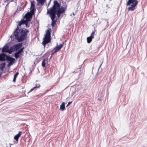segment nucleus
<instances>
[{"label":"nucleus","mask_w":147,"mask_h":147,"mask_svg":"<svg viewBox=\"0 0 147 147\" xmlns=\"http://www.w3.org/2000/svg\"><path fill=\"white\" fill-rule=\"evenodd\" d=\"M1 76V75H0V76Z\"/></svg>","instance_id":"nucleus-31"},{"label":"nucleus","mask_w":147,"mask_h":147,"mask_svg":"<svg viewBox=\"0 0 147 147\" xmlns=\"http://www.w3.org/2000/svg\"><path fill=\"white\" fill-rule=\"evenodd\" d=\"M58 51L56 50V49L55 48L53 50V54H54V53H55L56 52Z\"/></svg>","instance_id":"nucleus-19"},{"label":"nucleus","mask_w":147,"mask_h":147,"mask_svg":"<svg viewBox=\"0 0 147 147\" xmlns=\"http://www.w3.org/2000/svg\"><path fill=\"white\" fill-rule=\"evenodd\" d=\"M19 56V54L17 52L15 53L14 57L16 59L18 58Z\"/></svg>","instance_id":"nucleus-17"},{"label":"nucleus","mask_w":147,"mask_h":147,"mask_svg":"<svg viewBox=\"0 0 147 147\" xmlns=\"http://www.w3.org/2000/svg\"><path fill=\"white\" fill-rule=\"evenodd\" d=\"M5 63H2L1 64L0 67V69L3 70V69L5 67Z\"/></svg>","instance_id":"nucleus-15"},{"label":"nucleus","mask_w":147,"mask_h":147,"mask_svg":"<svg viewBox=\"0 0 147 147\" xmlns=\"http://www.w3.org/2000/svg\"><path fill=\"white\" fill-rule=\"evenodd\" d=\"M24 48H22L21 49H20V50H19L17 52L19 54H21L22 52L23 51V49Z\"/></svg>","instance_id":"nucleus-16"},{"label":"nucleus","mask_w":147,"mask_h":147,"mask_svg":"<svg viewBox=\"0 0 147 147\" xmlns=\"http://www.w3.org/2000/svg\"><path fill=\"white\" fill-rule=\"evenodd\" d=\"M6 59L9 63L8 66L12 65L15 61V59L14 58L9 56H7L6 57Z\"/></svg>","instance_id":"nucleus-8"},{"label":"nucleus","mask_w":147,"mask_h":147,"mask_svg":"<svg viewBox=\"0 0 147 147\" xmlns=\"http://www.w3.org/2000/svg\"><path fill=\"white\" fill-rule=\"evenodd\" d=\"M48 13L49 14L50 17L52 20V22L51 25L52 27L54 26L55 25V24L56 22V20H55L56 14L51 13Z\"/></svg>","instance_id":"nucleus-6"},{"label":"nucleus","mask_w":147,"mask_h":147,"mask_svg":"<svg viewBox=\"0 0 147 147\" xmlns=\"http://www.w3.org/2000/svg\"><path fill=\"white\" fill-rule=\"evenodd\" d=\"M32 17V16L26 13L24 16V18L26 19L25 20L22 19L19 22L14 33L15 38L19 41H22L24 40L27 34L26 32L23 29H20L21 26L22 25L25 24L27 27H29L30 24H28V22L30 20Z\"/></svg>","instance_id":"nucleus-1"},{"label":"nucleus","mask_w":147,"mask_h":147,"mask_svg":"<svg viewBox=\"0 0 147 147\" xmlns=\"http://www.w3.org/2000/svg\"><path fill=\"white\" fill-rule=\"evenodd\" d=\"M94 34L95 31H93L92 32L90 36L87 38V40L88 43H90L92 39L94 38Z\"/></svg>","instance_id":"nucleus-9"},{"label":"nucleus","mask_w":147,"mask_h":147,"mask_svg":"<svg viewBox=\"0 0 147 147\" xmlns=\"http://www.w3.org/2000/svg\"><path fill=\"white\" fill-rule=\"evenodd\" d=\"M40 85L39 84H36L35 86L34 87H35V88H39L40 87Z\"/></svg>","instance_id":"nucleus-20"},{"label":"nucleus","mask_w":147,"mask_h":147,"mask_svg":"<svg viewBox=\"0 0 147 147\" xmlns=\"http://www.w3.org/2000/svg\"><path fill=\"white\" fill-rule=\"evenodd\" d=\"M22 132L21 131H20L18 134H17L15 136L14 139L16 141H18L19 138Z\"/></svg>","instance_id":"nucleus-11"},{"label":"nucleus","mask_w":147,"mask_h":147,"mask_svg":"<svg viewBox=\"0 0 147 147\" xmlns=\"http://www.w3.org/2000/svg\"><path fill=\"white\" fill-rule=\"evenodd\" d=\"M38 4H42L44 3L45 0H36Z\"/></svg>","instance_id":"nucleus-14"},{"label":"nucleus","mask_w":147,"mask_h":147,"mask_svg":"<svg viewBox=\"0 0 147 147\" xmlns=\"http://www.w3.org/2000/svg\"><path fill=\"white\" fill-rule=\"evenodd\" d=\"M16 78L14 77V78L13 80V82H15Z\"/></svg>","instance_id":"nucleus-24"},{"label":"nucleus","mask_w":147,"mask_h":147,"mask_svg":"<svg viewBox=\"0 0 147 147\" xmlns=\"http://www.w3.org/2000/svg\"><path fill=\"white\" fill-rule=\"evenodd\" d=\"M53 3L51 8L47 9V13L56 14L58 17L59 18L61 14L65 12L66 7L60 8V5L57 1H54Z\"/></svg>","instance_id":"nucleus-2"},{"label":"nucleus","mask_w":147,"mask_h":147,"mask_svg":"<svg viewBox=\"0 0 147 147\" xmlns=\"http://www.w3.org/2000/svg\"><path fill=\"white\" fill-rule=\"evenodd\" d=\"M50 34L49 30H47L46 32L45 37L44 38V41L42 42V44L45 46L46 44L50 42Z\"/></svg>","instance_id":"nucleus-4"},{"label":"nucleus","mask_w":147,"mask_h":147,"mask_svg":"<svg viewBox=\"0 0 147 147\" xmlns=\"http://www.w3.org/2000/svg\"><path fill=\"white\" fill-rule=\"evenodd\" d=\"M7 56L4 53H2L0 54V61H5L6 59V57Z\"/></svg>","instance_id":"nucleus-10"},{"label":"nucleus","mask_w":147,"mask_h":147,"mask_svg":"<svg viewBox=\"0 0 147 147\" xmlns=\"http://www.w3.org/2000/svg\"><path fill=\"white\" fill-rule=\"evenodd\" d=\"M11 50V48L9 49L7 45H5L3 47L2 49V52H5L11 54L12 53V51Z\"/></svg>","instance_id":"nucleus-7"},{"label":"nucleus","mask_w":147,"mask_h":147,"mask_svg":"<svg viewBox=\"0 0 147 147\" xmlns=\"http://www.w3.org/2000/svg\"><path fill=\"white\" fill-rule=\"evenodd\" d=\"M11 144H10V147H11Z\"/></svg>","instance_id":"nucleus-30"},{"label":"nucleus","mask_w":147,"mask_h":147,"mask_svg":"<svg viewBox=\"0 0 147 147\" xmlns=\"http://www.w3.org/2000/svg\"><path fill=\"white\" fill-rule=\"evenodd\" d=\"M73 15L74 16V12L73 13Z\"/></svg>","instance_id":"nucleus-29"},{"label":"nucleus","mask_w":147,"mask_h":147,"mask_svg":"<svg viewBox=\"0 0 147 147\" xmlns=\"http://www.w3.org/2000/svg\"><path fill=\"white\" fill-rule=\"evenodd\" d=\"M22 46V44L20 43L14 45L11 47V51L12 53L14 51H17L19 49H20Z\"/></svg>","instance_id":"nucleus-5"},{"label":"nucleus","mask_w":147,"mask_h":147,"mask_svg":"<svg viewBox=\"0 0 147 147\" xmlns=\"http://www.w3.org/2000/svg\"><path fill=\"white\" fill-rule=\"evenodd\" d=\"M34 5L32 4V2H31V6L32 7L33 6H34Z\"/></svg>","instance_id":"nucleus-25"},{"label":"nucleus","mask_w":147,"mask_h":147,"mask_svg":"<svg viewBox=\"0 0 147 147\" xmlns=\"http://www.w3.org/2000/svg\"><path fill=\"white\" fill-rule=\"evenodd\" d=\"M54 54H53V53H52V54L51 57H50V58H51L52 56V55H53Z\"/></svg>","instance_id":"nucleus-27"},{"label":"nucleus","mask_w":147,"mask_h":147,"mask_svg":"<svg viewBox=\"0 0 147 147\" xmlns=\"http://www.w3.org/2000/svg\"><path fill=\"white\" fill-rule=\"evenodd\" d=\"M72 102V101L71 102H69L68 103V104L66 106V107H67L69 105L71 104Z\"/></svg>","instance_id":"nucleus-22"},{"label":"nucleus","mask_w":147,"mask_h":147,"mask_svg":"<svg viewBox=\"0 0 147 147\" xmlns=\"http://www.w3.org/2000/svg\"><path fill=\"white\" fill-rule=\"evenodd\" d=\"M35 88V87H34L33 88H32L30 90V91L29 92H31L32 91H33Z\"/></svg>","instance_id":"nucleus-23"},{"label":"nucleus","mask_w":147,"mask_h":147,"mask_svg":"<svg viewBox=\"0 0 147 147\" xmlns=\"http://www.w3.org/2000/svg\"><path fill=\"white\" fill-rule=\"evenodd\" d=\"M65 109V103L63 102L60 106V110L62 111H63Z\"/></svg>","instance_id":"nucleus-12"},{"label":"nucleus","mask_w":147,"mask_h":147,"mask_svg":"<svg viewBox=\"0 0 147 147\" xmlns=\"http://www.w3.org/2000/svg\"><path fill=\"white\" fill-rule=\"evenodd\" d=\"M63 43L55 47V48L56 49V50H57L58 51H59L62 47H63Z\"/></svg>","instance_id":"nucleus-13"},{"label":"nucleus","mask_w":147,"mask_h":147,"mask_svg":"<svg viewBox=\"0 0 147 147\" xmlns=\"http://www.w3.org/2000/svg\"><path fill=\"white\" fill-rule=\"evenodd\" d=\"M19 74V73L18 72H17L15 75L14 76V77L16 78L18 76V75Z\"/></svg>","instance_id":"nucleus-21"},{"label":"nucleus","mask_w":147,"mask_h":147,"mask_svg":"<svg viewBox=\"0 0 147 147\" xmlns=\"http://www.w3.org/2000/svg\"><path fill=\"white\" fill-rule=\"evenodd\" d=\"M46 61V60L45 59H44L42 61V65L43 67H45L46 63H45V61Z\"/></svg>","instance_id":"nucleus-18"},{"label":"nucleus","mask_w":147,"mask_h":147,"mask_svg":"<svg viewBox=\"0 0 147 147\" xmlns=\"http://www.w3.org/2000/svg\"><path fill=\"white\" fill-rule=\"evenodd\" d=\"M138 0H128L127 2L126 5L127 6H131L128 8V11H133L136 9V6L138 5Z\"/></svg>","instance_id":"nucleus-3"},{"label":"nucleus","mask_w":147,"mask_h":147,"mask_svg":"<svg viewBox=\"0 0 147 147\" xmlns=\"http://www.w3.org/2000/svg\"><path fill=\"white\" fill-rule=\"evenodd\" d=\"M98 100H99V101H100V100H100V99H99V98H98Z\"/></svg>","instance_id":"nucleus-28"},{"label":"nucleus","mask_w":147,"mask_h":147,"mask_svg":"<svg viewBox=\"0 0 147 147\" xmlns=\"http://www.w3.org/2000/svg\"><path fill=\"white\" fill-rule=\"evenodd\" d=\"M102 63L100 65V66H99V68H98V70L100 68V67L101 66V65H102Z\"/></svg>","instance_id":"nucleus-26"}]
</instances>
